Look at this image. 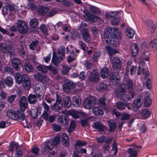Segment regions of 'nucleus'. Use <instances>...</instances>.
<instances>
[{
  "instance_id": "obj_53",
  "label": "nucleus",
  "mask_w": 157,
  "mask_h": 157,
  "mask_svg": "<svg viewBox=\"0 0 157 157\" xmlns=\"http://www.w3.org/2000/svg\"><path fill=\"white\" fill-rule=\"evenodd\" d=\"M120 21V18L119 17L114 18L111 21V24L113 25H118Z\"/></svg>"
},
{
  "instance_id": "obj_2",
  "label": "nucleus",
  "mask_w": 157,
  "mask_h": 157,
  "mask_svg": "<svg viewBox=\"0 0 157 157\" xmlns=\"http://www.w3.org/2000/svg\"><path fill=\"white\" fill-rule=\"evenodd\" d=\"M15 79L17 84H19L22 83L23 86L25 90H28L30 88V82L27 75L23 74L21 76L19 73H17L15 75Z\"/></svg>"
},
{
  "instance_id": "obj_43",
  "label": "nucleus",
  "mask_w": 157,
  "mask_h": 157,
  "mask_svg": "<svg viewBox=\"0 0 157 157\" xmlns=\"http://www.w3.org/2000/svg\"><path fill=\"white\" fill-rule=\"evenodd\" d=\"M64 104L65 107L68 108L70 107L71 105V102L70 98L68 97H65L64 101Z\"/></svg>"
},
{
  "instance_id": "obj_28",
  "label": "nucleus",
  "mask_w": 157,
  "mask_h": 157,
  "mask_svg": "<svg viewBox=\"0 0 157 157\" xmlns=\"http://www.w3.org/2000/svg\"><path fill=\"white\" fill-rule=\"evenodd\" d=\"M7 7L10 11H13L15 13H18L19 11V7L13 4H8Z\"/></svg>"
},
{
  "instance_id": "obj_24",
  "label": "nucleus",
  "mask_w": 157,
  "mask_h": 157,
  "mask_svg": "<svg viewBox=\"0 0 157 157\" xmlns=\"http://www.w3.org/2000/svg\"><path fill=\"white\" fill-rule=\"evenodd\" d=\"M93 113L94 115L97 116H101L103 114L102 109L98 107H95L93 108Z\"/></svg>"
},
{
  "instance_id": "obj_42",
  "label": "nucleus",
  "mask_w": 157,
  "mask_h": 157,
  "mask_svg": "<svg viewBox=\"0 0 157 157\" xmlns=\"http://www.w3.org/2000/svg\"><path fill=\"white\" fill-rule=\"evenodd\" d=\"M19 147L18 144L16 142H13L11 143L10 146L9 150L11 151H13L14 148L16 149V151L17 150Z\"/></svg>"
},
{
  "instance_id": "obj_9",
  "label": "nucleus",
  "mask_w": 157,
  "mask_h": 157,
  "mask_svg": "<svg viewBox=\"0 0 157 157\" xmlns=\"http://www.w3.org/2000/svg\"><path fill=\"white\" fill-rule=\"evenodd\" d=\"M75 86V84L71 81L66 80L63 86V90L65 92L69 93L71 91V89L74 88Z\"/></svg>"
},
{
  "instance_id": "obj_45",
  "label": "nucleus",
  "mask_w": 157,
  "mask_h": 157,
  "mask_svg": "<svg viewBox=\"0 0 157 157\" xmlns=\"http://www.w3.org/2000/svg\"><path fill=\"white\" fill-rule=\"evenodd\" d=\"M146 22L147 24L148 25V26L151 29V33L154 32L156 28L155 26L153 25V22L150 20H148Z\"/></svg>"
},
{
  "instance_id": "obj_49",
  "label": "nucleus",
  "mask_w": 157,
  "mask_h": 157,
  "mask_svg": "<svg viewBox=\"0 0 157 157\" xmlns=\"http://www.w3.org/2000/svg\"><path fill=\"white\" fill-rule=\"evenodd\" d=\"M4 72L5 73L12 75L13 73V71L12 68L9 67H5L4 70Z\"/></svg>"
},
{
  "instance_id": "obj_19",
  "label": "nucleus",
  "mask_w": 157,
  "mask_h": 157,
  "mask_svg": "<svg viewBox=\"0 0 157 157\" xmlns=\"http://www.w3.org/2000/svg\"><path fill=\"white\" fill-rule=\"evenodd\" d=\"M49 10L48 7L39 6L36 8L37 12L41 15H45Z\"/></svg>"
},
{
  "instance_id": "obj_40",
  "label": "nucleus",
  "mask_w": 157,
  "mask_h": 157,
  "mask_svg": "<svg viewBox=\"0 0 157 157\" xmlns=\"http://www.w3.org/2000/svg\"><path fill=\"white\" fill-rule=\"evenodd\" d=\"M117 144L115 141H114L112 145V148L111 150V152L113 153L112 155L113 156L116 155L118 152L117 148Z\"/></svg>"
},
{
  "instance_id": "obj_31",
  "label": "nucleus",
  "mask_w": 157,
  "mask_h": 157,
  "mask_svg": "<svg viewBox=\"0 0 157 157\" xmlns=\"http://www.w3.org/2000/svg\"><path fill=\"white\" fill-rule=\"evenodd\" d=\"M109 128V131L111 132H114L116 127L117 124L113 120H111L108 121Z\"/></svg>"
},
{
  "instance_id": "obj_52",
  "label": "nucleus",
  "mask_w": 157,
  "mask_h": 157,
  "mask_svg": "<svg viewBox=\"0 0 157 157\" xmlns=\"http://www.w3.org/2000/svg\"><path fill=\"white\" fill-rule=\"evenodd\" d=\"M149 46L157 49V39L153 40L150 43Z\"/></svg>"
},
{
  "instance_id": "obj_32",
  "label": "nucleus",
  "mask_w": 157,
  "mask_h": 157,
  "mask_svg": "<svg viewBox=\"0 0 157 157\" xmlns=\"http://www.w3.org/2000/svg\"><path fill=\"white\" fill-rule=\"evenodd\" d=\"M108 71L107 68L104 67L101 69L100 75L101 77L103 78H105L108 75Z\"/></svg>"
},
{
  "instance_id": "obj_64",
  "label": "nucleus",
  "mask_w": 157,
  "mask_h": 157,
  "mask_svg": "<svg viewBox=\"0 0 157 157\" xmlns=\"http://www.w3.org/2000/svg\"><path fill=\"white\" fill-rule=\"evenodd\" d=\"M116 63L115 62H114V63L112 64L113 67L115 70H117L121 68V63Z\"/></svg>"
},
{
  "instance_id": "obj_33",
  "label": "nucleus",
  "mask_w": 157,
  "mask_h": 157,
  "mask_svg": "<svg viewBox=\"0 0 157 157\" xmlns=\"http://www.w3.org/2000/svg\"><path fill=\"white\" fill-rule=\"evenodd\" d=\"M151 112L147 108L142 109V112L141 113L142 117L144 118H146L149 117L151 114Z\"/></svg>"
},
{
  "instance_id": "obj_37",
  "label": "nucleus",
  "mask_w": 157,
  "mask_h": 157,
  "mask_svg": "<svg viewBox=\"0 0 157 157\" xmlns=\"http://www.w3.org/2000/svg\"><path fill=\"white\" fill-rule=\"evenodd\" d=\"M126 33L127 36L130 38H133L135 33L134 31L130 28H128L126 29Z\"/></svg>"
},
{
  "instance_id": "obj_7",
  "label": "nucleus",
  "mask_w": 157,
  "mask_h": 157,
  "mask_svg": "<svg viewBox=\"0 0 157 157\" xmlns=\"http://www.w3.org/2000/svg\"><path fill=\"white\" fill-rule=\"evenodd\" d=\"M67 53L70 52V55L68 57L67 61L70 63L75 59L77 55L75 53L74 48L72 45H69L66 47Z\"/></svg>"
},
{
  "instance_id": "obj_59",
  "label": "nucleus",
  "mask_w": 157,
  "mask_h": 157,
  "mask_svg": "<svg viewBox=\"0 0 157 157\" xmlns=\"http://www.w3.org/2000/svg\"><path fill=\"white\" fill-rule=\"evenodd\" d=\"M86 143L84 141H77L75 144L76 147H82L86 144Z\"/></svg>"
},
{
  "instance_id": "obj_20",
  "label": "nucleus",
  "mask_w": 157,
  "mask_h": 157,
  "mask_svg": "<svg viewBox=\"0 0 157 157\" xmlns=\"http://www.w3.org/2000/svg\"><path fill=\"white\" fill-rule=\"evenodd\" d=\"M19 105L21 111H24L27 106V102L26 98L25 96L21 98L19 101Z\"/></svg>"
},
{
  "instance_id": "obj_38",
  "label": "nucleus",
  "mask_w": 157,
  "mask_h": 157,
  "mask_svg": "<svg viewBox=\"0 0 157 157\" xmlns=\"http://www.w3.org/2000/svg\"><path fill=\"white\" fill-rule=\"evenodd\" d=\"M82 37L84 40L86 42H89L90 41V38L88 33V31H86L85 32L83 33Z\"/></svg>"
},
{
  "instance_id": "obj_18",
  "label": "nucleus",
  "mask_w": 157,
  "mask_h": 157,
  "mask_svg": "<svg viewBox=\"0 0 157 157\" xmlns=\"http://www.w3.org/2000/svg\"><path fill=\"white\" fill-rule=\"evenodd\" d=\"M85 15L87 17H85V16L84 15L83 17L86 19V21H92L94 22H96L97 21L96 17L92 15L88 11H86L85 12Z\"/></svg>"
},
{
  "instance_id": "obj_58",
  "label": "nucleus",
  "mask_w": 157,
  "mask_h": 157,
  "mask_svg": "<svg viewBox=\"0 0 157 157\" xmlns=\"http://www.w3.org/2000/svg\"><path fill=\"white\" fill-rule=\"evenodd\" d=\"M38 43V41L36 40H35L33 41L29 45V47L30 49L32 50H33L35 49Z\"/></svg>"
},
{
  "instance_id": "obj_36",
  "label": "nucleus",
  "mask_w": 157,
  "mask_h": 157,
  "mask_svg": "<svg viewBox=\"0 0 157 157\" xmlns=\"http://www.w3.org/2000/svg\"><path fill=\"white\" fill-rule=\"evenodd\" d=\"M39 22L37 19L34 18L30 20L29 25L32 27H36L38 26Z\"/></svg>"
},
{
  "instance_id": "obj_34",
  "label": "nucleus",
  "mask_w": 157,
  "mask_h": 157,
  "mask_svg": "<svg viewBox=\"0 0 157 157\" xmlns=\"http://www.w3.org/2000/svg\"><path fill=\"white\" fill-rule=\"evenodd\" d=\"M4 82L8 87H10L13 84V79L12 77L9 76L6 78Z\"/></svg>"
},
{
  "instance_id": "obj_39",
  "label": "nucleus",
  "mask_w": 157,
  "mask_h": 157,
  "mask_svg": "<svg viewBox=\"0 0 157 157\" xmlns=\"http://www.w3.org/2000/svg\"><path fill=\"white\" fill-rule=\"evenodd\" d=\"M116 105L117 108L120 110L124 109L125 107L127 106V104L121 102H117L116 103Z\"/></svg>"
},
{
  "instance_id": "obj_61",
  "label": "nucleus",
  "mask_w": 157,
  "mask_h": 157,
  "mask_svg": "<svg viewBox=\"0 0 157 157\" xmlns=\"http://www.w3.org/2000/svg\"><path fill=\"white\" fill-rule=\"evenodd\" d=\"M31 114L33 117L35 118L37 116V113L36 109H32L30 111Z\"/></svg>"
},
{
  "instance_id": "obj_41",
  "label": "nucleus",
  "mask_w": 157,
  "mask_h": 157,
  "mask_svg": "<svg viewBox=\"0 0 157 157\" xmlns=\"http://www.w3.org/2000/svg\"><path fill=\"white\" fill-rule=\"evenodd\" d=\"M87 24L85 23H82L78 28V29L80 31L83 33L85 32L86 31H88L86 29Z\"/></svg>"
},
{
  "instance_id": "obj_15",
  "label": "nucleus",
  "mask_w": 157,
  "mask_h": 157,
  "mask_svg": "<svg viewBox=\"0 0 157 157\" xmlns=\"http://www.w3.org/2000/svg\"><path fill=\"white\" fill-rule=\"evenodd\" d=\"M122 93L119 90L116 91V96L120 98L121 99L125 101H128L130 99V98L129 95L126 94H124Z\"/></svg>"
},
{
  "instance_id": "obj_16",
  "label": "nucleus",
  "mask_w": 157,
  "mask_h": 157,
  "mask_svg": "<svg viewBox=\"0 0 157 157\" xmlns=\"http://www.w3.org/2000/svg\"><path fill=\"white\" fill-rule=\"evenodd\" d=\"M37 69L42 73L45 74L48 72V70H52L51 65L47 66L44 65L40 64L37 67Z\"/></svg>"
},
{
  "instance_id": "obj_26",
  "label": "nucleus",
  "mask_w": 157,
  "mask_h": 157,
  "mask_svg": "<svg viewBox=\"0 0 157 157\" xmlns=\"http://www.w3.org/2000/svg\"><path fill=\"white\" fill-rule=\"evenodd\" d=\"M92 127L98 130L99 131H104L105 129V126L102 125L99 122H95Z\"/></svg>"
},
{
  "instance_id": "obj_12",
  "label": "nucleus",
  "mask_w": 157,
  "mask_h": 157,
  "mask_svg": "<svg viewBox=\"0 0 157 157\" xmlns=\"http://www.w3.org/2000/svg\"><path fill=\"white\" fill-rule=\"evenodd\" d=\"M12 66L16 70L19 71L20 70V68L22 67V65L20 60L17 58H14L12 61Z\"/></svg>"
},
{
  "instance_id": "obj_22",
  "label": "nucleus",
  "mask_w": 157,
  "mask_h": 157,
  "mask_svg": "<svg viewBox=\"0 0 157 157\" xmlns=\"http://www.w3.org/2000/svg\"><path fill=\"white\" fill-rule=\"evenodd\" d=\"M62 143L63 146L67 147L69 145V141L68 136L66 133H63L62 136Z\"/></svg>"
},
{
  "instance_id": "obj_1",
  "label": "nucleus",
  "mask_w": 157,
  "mask_h": 157,
  "mask_svg": "<svg viewBox=\"0 0 157 157\" xmlns=\"http://www.w3.org/2000/svg\"><path fill=\"white\" fill-rule=\"evenodd\" d=\"M120 34L119 30L117 28H108L104 32V40L108 45L115 47L118 42L115 37L119 36Z\"/></svg>"
},
{
  "instance_id": "obj_4",
  "label": "nucleus",
  "mask_w": 157,
  "mask_h": 157,
  "mask_svg": "<svg viewBox=\"0 0 157 157\" xmlns=\"http://www.w3.org/2000/svg\"><path fill=\"white\" fill-rule=\"evenodd\" d=\"M60 142V137L59 136H56L52 142L48 141L44 144V150L49 152L53 149L54 146L58 144Z\"/></svg>"
},
{
  "instance_id": "obj_54",
  "label": "nucleus",
  "mask_w": 157,
  "mask_h": 157,
  "mask_svg": "<svg viewBox=\"0 0 157 157\" xmlns=\"http://www.w3.org/2000/svg\"><path fill=\"white\" fill-rule=\"evenodd\" d=\"M70 115L72 116L75 119H77L79 117L78 113L75 111L72 110L69 112Z\"/></svg>"
},
{
  "instance_id": "obj_46",
  "label": "nucleus",
  "mask_w": 157,
  "mask_h": 157,
  "mask_svg": "<svg viewBox=\"0 0 157 157\" xmlns=\"http://www.w3.org/2000/svg\"><path fill=\"white\" fill-rule=\"evenodd\" d=\"M25 70L28 72H30L33 70V66L29 63H25Z\"/></svg>"
},
{
  "instance_id": "obj_25",
  "label": "nucleus",
  "mask_w": 157,
  "mask_h": 157,
  "mask_svg": "<svg viewBox=\"0 0 157 157\" xmlns=\"http://www.w3.org/2000/svg\"><path fill=\"white\" fill-rule=\"evenodd\" d=\"M58 120L59 123L62 126H65L68 124L67 119L65 116L60 115L58 118Z\"/></svg>"
},
{
  "instance_id": "obj_23",
  "label": "nucleus",
  "mask_w": 157,
  "mask_h": 157,
  "mask_svg": "<svg viewBox=\"0 0 157 157\" xmlns=\"http://www.w3.org/2000/svg\"><path fill=\"white\" fill-rule=\"evenodd\" d=\"M6 115L7 116L13 119H17V116L16 114L15 111L13 109H9L6 112Z\"/></svg>"
},
{
  "instance_id": "obj_47",
  "label": "nucleus",
  "mask_w": 157,
  "mask_h": 157,
  "mask_svg": "<svg viewBox=\"0 0 157 157\" xmlns=\"http://www.w3.org/2000/svg\"><path fill=\"white\" fill-rule=\"evenodd\" d=\"M75 127V122L74 121H71L68 129V132L69 133L72 132Z\"/></svg>"
},
{
  "instance_id": "obj_6",
  "label": "nucleus",
  "mask_w": 157,
  "mask_h": 157,
  "mask_svg": "<svg viewBox=\"0 0 157 157\" xmlns=\"http://www.w3.org/2000/svg\"><path fill=\"white\" fill-rule=\"evenodd\" d=\"M96 102L95 98L91 97L86 98L83 103V106L85 108L87 109H91L94 106Z\"/></svg>"
},
{
  "instance_id": "obj_63",
  "label": "nucleus",
  "mask_w": 157,
  "mask_h": 157,
  "mask_svg": "<svg viewBox=\"0 0 157 157\" xmlns=\"http://www.w3.org/2000/svg\"><path fill=\"white\" fill-rule=\"evenodd\" d=\"M90 10L93 13H98L100 12L98 8L94 6H90Z\"/></svg>"
},
{
  "instance_id": "obj_11",
  "label": "nucleus",
  "mask_w": 157,
  "mask_h": 157,
  "mask_svg": "<svg viewBox=\"0 0 157 157\" xmlns=\"http://www.w3.org/2000/svg\"><path fill=\"white\" fill-rule=\"evenodd\" d=\"M99 78L98 71L97 70H94L90 74L88 79L91 81L97 82Z\"/></svg>"
},
{
  "instance_id": "obj_57",
  "label": "nucleus",
  "mask_w": 157,
  "mask_h": 157,
  "mask_svg": "<svg viewBox=\"0 0 157 157\" xmlns=\"http://www.w3.org/2000/svg\"><path fill=\"white\" fill-rule=\"evenodd\" d=\"M98 105L101 107H104L105 106V99L103 98H101L98 100Z\"/></svg>"
},
{
  "instance_id": "obj_13",
  "label": "nucleus",
  "mask_w": 157,
  "mask_h": 157,
  "mask_svg": "<svg viewBox=\"0 0 157 157\" xmlns=\"http://www.w3.org/2000/svg\"><path fill=\"white\" fill-rule=\"evenodd\" d=\"M120 78V76L118 75V74L115 73L112 76H111L109 81L113 85L116 86L119 82Z\"/></svg>"
},
{
  "instance_id": "obj_50",
  "label": "nucleus",
  "mask_w": 157,
  "mask_h": 157,
  "mask_svg": "<svg viewBox=\"0 0 157 157\" xmlns=\"http://www.w3.org/2000/svg\"><path fill=\"white\" fill-rule=\"evenodd\" d=\"M40 28L42 32L45 35H47L48 34V28L44 24H42L40 26Z\"/></svg>"
},
{
  "instance_id": "obj_14",
  "label": "nucleus",
  "mask_w": 157,
  "mask_h": 157,
  "mask_svg": "<svg viewBox=\"0 0 157 157\" xmlns=\"http://www.w3.org/2000/svg\"><path fill=\"white\" fill-rule=\"evenodd\" d=\"M142 102L141 100L139 98L135 99L132 103V107L134 111H137L141 107Z\"/></svg>"
},
{
  "instance_id": "obj_21",
  "label": "nucleus",
  "mask_w": 157,
  "mask_h": 157,
  "mask_svg": "<svg viewBox=\"0 0 157 157\" xmlns=\"http://www.w3.org/2000/svg\"><path fill=\"white\" fill-rule=\"evenodd\" d=\"M63 106V103L60 100H57L55 103L51 106V108L52 109L55 110H58L60 109Z\"/></svg>"
},
{
  "instance_id": "obj_35",
  "label": "nucleus",
  "mask_w": 157,
  "mask_h": 157,
  "mask_svg": "<svg viewBox=\"0 0 157 157\" xmlns=\"http://www.w3.org/2000/svg\"><path fill=\"white\" fill-rule=\"evenodd\" d=\"M36 99V97L35 94H30L28 99L29 103L34 104L37 101Z\"/></svg>"
},
{
  "instance_id": "obj_62",
  "label": "nucleus",
  "mask_w": 157,
  "mask_h": 157,
  "mask_svg": "<svg viewBox=\"0 0 157 157\" xmlns=\"http://www.w3.org/2000/svg\"><path fill=\"white\" fill-rule=\"evenodd\" d=\"M151 101L149 97H147L145 98L144 103L145 106H149L151 104Z\"/></svg>"
},
{
  "instance_id": "obj_55",
  "label": "nucleus",
  "mask_w": 157,
  "mask_h": 157,
  "mask_svg": "<svg viewBox=\"0 0 157 157\" xmlns=\"http://www.w3.org/2000/svg\"><path fill=\"white\" fill-rule=\"evenodd\" d=\"M116 14L115 12L108 13L105 14V17L106 18L110 19L115 16Z\"/></svg>"
},
{
  "instance_id": "obj_3",
  "label": "nucleus",
  "mask_w": 157,
  "mask_h": 157,
  "mask_svg": "<svg viewBox=\"0 0 157 157\" xmlns=\"http://www.w3.org/2000/svg\"><path fill=\"white\" fill-rule=\"evenodd\" d=\"M123 84L120 85L118 90L124 93L126 90L129 93H131V96L132 98L134 97V93L132 92L133 85L132 81L129 79L125 78L123 80Z\"/></svg>"
},
{
  "instance_id": "obj_30",
  "label": "nucleus",
  "mask_w": 157,
  "mask_h": 157,
  "mask_svg": "<svg viewBox=\"0 0 157 157\" xmlns=\"http://www.w3.org/2000/svg\"><path fill=\"white\" fill-rule=\"evenodd\" d=\"M107 88V85L102 82L98 84L96 86V90L99 91L105 90Z\"/></svg>"
},
{
  "instance_id": "obj_17",
  "label": "nucleus",
  "mask_w": 157,
  "mask_h": 157,
  "mask_svg": "<svg viewBox=\"0 0 157 157\" xmlns=\"http://www.w3.org/2000/svg\"><path fill=\"white\" fill-rule=\"evenodd\" d=\"M64 58V57L60 56H56L55 53L53 52L52 61L55 65L57 66Z\"/></svg>"
},
{
  "instance_id": "obj_60",
  "label": "nucleus",
  "mask_w": 157,
  "mask_h": 157,
  "mask_svg": "<svg viewBox=\"0 0 157 157\" xmlns=\"http://www.w3.org/2000/svg\"><path fill=\"white\" fill-rule=\"evenodd\" d=\"M89 118H87L86 119H82L81 120V123L83 127L87 126L88 124V121Z\"/></svg>"
},
{
  "instance_id": "obj_44",
  "label": "nucleus",
  "mask_w": 157,
  "mask_h": 157,
  "mask_svg": "<svg viewBox=\"0 0 157 157\" xmlns=\"http://www.w3.org/2000/svg\"><path fill=\"white\" fill-rule=\"evenodd\" d=\"M58 55L64 57L65 56V48L63 47H60L58 48Z\"/></svg>"
},
{
  "instance_id": "obj_27",
  "label": "nucleus",
  "mask_w": 157,
  "mask_h": 157,
  "mask_svg": "<svg viewBox=\"0 0 157 157\" xmlns=\"http://www.w3.org/2000/svg\"><path fill=\"white\" fill-rule=\"evenodd\" d=\"M72 101L73 105L75 107H78L81 104L80 99L78 96H76L73 97Z\"/></svg>"
},
{
  "instance_id": "obj_48",
  "label": "nucleus",
  "mask_w": 157,
  "mask_h": 157,
  "mask_svg": "<svg viewBox=\"0 0 157 157\" xmlns=\"http://www.w3.org/2000/svg\"><path fill=\"white\" fill-rule=\"evenodd\" d=\"M48 12L47 13V16L48 17H51L54 15L57 12V10L54 9H52L50 10H48Z\"/></svg>"
},
{
  "instance_id": "obj_8",
  "label": "nucleus",
  "mask_w": 157,
  "mask_h": 157,
  "mask_svg": "<svg viewBox=\"0 0 157 157\" xmlns=\"http://www.w3.org/2000/svg\"><path fill=\"white\" fill-rule=\"evenodd\" d=\"M17 27L18 31L21 33H25L28 30V27L24 21L19 20L17 23Z\"/></svg>"
},
{
  "instance_id": "obj_56",
  "label": "nucleus",
  "mask_w": 157,
  "mask_h": 157,
  "mask_svg": "<svg viewBox=\"0 0 157 157\" xmlns=\"http://www.w3.org/2000/svg\"><path fill=\"white\" fill-rule=\"evenodd\" d=\"M17 97V95L15 94H13L8 96L7 98V100L9 103L12 102Z\"/></svg>"
},
{
  "instance_id": "obj_10",
  "label": "nucleus",
  "mask_w": 157,
  "mask_h": 157,
  "mask_svg": "<svg viewBox=\"0 0 157 157\" xmlns=\"http://www.w3.org/2000/svg\"><path fill=\"white\" fill-rule=\"evenodd\" d=\"M142 147L140 146H137L135 144H133L131 147L128 150V152L129 154V157H137V155L139 149H141Z\"/></svg>"
},
{
  "instance_id": "obj_5",
  "label": "nucleus",
  "mask_w": 157,
  "mask_h": 157,
  "mask_svg": "<svg viewBox=\"0 0 157 157\" xmlns=\"http://www.w3.org/2000/svg\"><path fill=\"white\" fill-rule=\"evenodd\" d=\"M0 50L3 53H8L10 55H14V50L13 47L10 44L5 43L0 44Z\"/></svg>"
},
{
  "instance_id": "obj_51",
  "label": "nucleus",
  "mask_w": 157,
  "mask_h": 157,
  "mask_svg": "<svg viewBox=\"0 0 157 157\" xmlns=\"http://www.w3.org/2000/svg\"><path fill=\"white\" fill-rule=\"evenodd\" d=\"M106 48L108 51V54L111 56H112L113 54L117 53V50L113 49L108 46L106 47Z\"/></svg>"
},
{
  "instance_id": "obj_29",
  "label": "nucleus",
  "mask_w": 157,
  "mask_h": 157,
  "mask_svg": "<svg viewBox=\"0 0 157 157\" xmlns=\"http://www.w3.org/2000/svg\"><path fill=\"white\" fill-rule=\"evenodd\" d=\"M132 54L133 56H136L138 53V48L136 44L132 43L131 45Z\"/></svg>"
}]
</instances>
